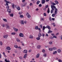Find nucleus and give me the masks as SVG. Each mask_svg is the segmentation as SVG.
<instances>
[{
  "label": "nucleus",
  "instance_id": "obj_36",
  "mask_svg": "<svg viewBox=\"0 0 62 62\" xmlns=\"http://www.w3.org/2000/svg\"><path fill=\"white\" fill-rule=\"evenodd\" d=\"M55 15L54 14H53L52 15V16L53 17H54L55 16Z\"/></svg>",
  "mask_w": 62,
  "mask_h": 62
},
{
  "label": "nucleus",
  "instance_id": "obj_38",
  "mask_svg": "<svg viewBox=\"0 0 62 62\" xmlns=\"http://www.w3.org/2000/svg\"><path fill=\"white\" fill-rule=\"evenodd\" d=\"M40 3V1H38L36 2L37 4V5H39V3Z\"/></svg>",
  "mask_w": 62,
  "mask_h": 62
},
{
  "label": "nucleus",
  "instance_id": "obj_15",
  "mask_svg": "<svg viewBox=\"0 0 62 62\" xmlns=\"http://www.w3.org/2000/svg\"><path fill=\"white\" fill-rule=\"evenodd\" d=\"M6 49L8 50H10L11 49L9 47V46H8L7 47Z\"/></svg>",
  "mask_w": 62,
  "mask_h": 62
},
{
  "label": "nucleus",
  "instance_id": "obj_12",
  "mask_svg": "<svg viewBox=\"0 0 62 62\" xmlns=\"http://www.w3.org/2000/svg\"><path fill=\"white\" fill-rule=\"evenodd\" d=\"M21 23L22 24H24V21L23 20H22L21 21Z\"/></svg>",
  "mask_w": 62,
  "mask_h": 62
},
{
  "label": "nucleus",
  "instance_id": "obj_54",
  "mask_svg": "<svg viewBox=\"0 0 62 62\" xmlns=\"http://www.w3.org/2000/svg\"><path fill=\"white\" fill-rule=\"evenodd\" d=\"M22 13L23 12H19V14L21 15V14H22Z\"/></svg>",
  "mask_w": 62,
  "mask_h": 62
},
{
  "label": "nucleus",
  "instance_id": "obj_61",
  "mask_svg": "<svg viewBox=\"0 0 62 62\" xmlns=\"http://www.w3.org/2000/svg\"><path fill=\"white\" fill-rule=\"evenodd\" d=\"M2 42L1 41H0V45H2Z\"/></svg>",
  "mask_w": 62,
  "mask_h": 62
},
{
  "label": "nucleus",
  "instance_id": "obj_44",
  "mask_svg": "<svg viewBox=\"0 0 62 62\" xmlns=\"http://www.w3.org/2000/svg\"><path fill=\"white\" fill-rule=\"evenodd\" d=\"M53 38H55V39H56L57 38V37L56 36H54L53 37Z\"/></svg>",
  "mask_w": 62,
  "mask_h": 62
},
{
  "label": "nucleus",
  "instance_id": "obj_40",
  "mask_svg": "<svg viewBox=\"0 0 62 62\" xmlns=\"http://www.w3.org/2000/svg\"><path fill=\"white\" fill-rule=\"evenodd\" d=\"M40 28H41V29H42V25L40 24Z\"/></svg>",
  "mask_w": 62,
  "mask_h": 62
},
{
  "label": "nucleus",
  "instance_id": "obj_28",
  "mask_svg": "<svg viewBox=\"0 0 62 62\" xmlns=\"http://www.w3.org/2000/svg\"><path fill=\"white\" fill-rule=\"evenodd\" d=\"M46 56L47 54H46V53H45L43 54V56H44V57H46Z\"/></svg>",
  "mask_w": 62,
  "mask_h": 62
},
{
  "label": "nucleus",
  "instance_id": "obj_20",
  "mask_svg": "<svg viewBox=\"0 0 62 62\" xmlns=\"http://www.w3.org/2000/svg\"><path fill=\"white\" fill-rule=\"evenodd\" d=\"M7 11L9 13H10V12H11V10L10 9H8Z\"/></svg>",
  "mask_w": 62,
  "mask_h": 62
},
{
  "label": "nucleus",
  "instance_id": "obj_49",
  "mask_svg": "<svg viewBox=\"0 0 62 62\" xmlns=\"http://www.w3.org/2000/svg\"><path fill=\"white\" fill-rule=\"evenodd\" d=\"M11 34L12 35H15L16 34V33H15L14 32L12 33H11Z\"/></svg>",
  "mask_w": 62,
  "mask_h": 62
},
{
  "label": "nucleus",
  "instance_id": "obj_56",
  "mask_svg": "<svg viewBox=\"0 0 62 62\" xmlns=\"http://www.w3.org/2000/svg\"><path fill=\"white\" fill-rule=\"evenodd\" d=\"M44 16H46V14L45 13H44Z\"/></svg>",
  "mask_w": 62,
  "mask_h": 62
},
{
  "label": "nucleus",
  "instance_id": "obj_46",
  "mask_svg": "<svg viewBox=\"0 0 62 62\" xmlns=\"http://www.w3.org/2000/svg\"><path fill=\"white\" fill-rule=\"evenodd\" d=\"M20 18H23V15H21L20 16Z\"/></svg>",
  "mask_w": 62,
  "mask_h": 62
},
{
  "label": "nucleus",
  "instance_id": "obj_1",
  "mask_svg": "<svg viewBox=\"0 0 62 62\" xmlns=\"http://www.w3.org/2000/svg\"><path fill=\"white\" fill-rule=\"evenodd\" d=\"M51 8H52V9L54 10L55 9V8H56L55 7V6L54 5H51Z\"/></svg>",
  "mask_w": 62,
  "mask_h": 62
},
{
  "label": "nucleus",
  "instance_id": "obj_11",
  "mask_svg": "<svg viewBox=\"0 0 62 62\" xmlns=\"http://www.w3.org/2000/svg\"><path fill=\"white\" fill-rule=\"evenodd\" d=\"M45 3V0H42L41 3L42 4H44Z\"/></svg>",
  "mask_w": 62,
  "mask_h": 62
},
{
  "label": "nucleus",
  "instance_id": "obj_17",
  "mask_svg": "<svg viewBox=\"0 0 62 62\" xmlns=\"http://www.w3.org/2000/svg\"><path fill=\"white\" fill-rule=\"evenodd\" d=\"M23 53H27V50H24L23 51Z\"/></svg>",
  "mask_w": 62,
  "mask_h": 62
},
{
  "label": "nucleus",
  "instance_id": "obj_64",
  "mask_svg": "<svg viewBox=\"0 0 62 62\" xmlns=\"http://www.w3.org/2000/svg\"><path fill=\"white\" fill-rule=\"evenodd\" d=\"M60 39H62V36H61Z\"/></svg>",
  "mask_w": 62,
  "mask_h": 62
},
{
  "label": "nucleus",
  "instance_id": "obj_60",
  "mask_svg": "<svg viewBox=\"0 0 62 62\" xmlns=\"http://www.w3.org/2000/svg\"><path fill=\"white\" fill-rule=\"evenodd\" d=\"M24 22V23H25V24H26V23H27V21H25Z\"/></svg>",
  "mask_w": 62,
  "mask_h": 62
},
{
  "label": "nucleus",
  "instance_id": "obj_2",
  "mask_svg": "<svg viewBox=\"0 0 62 62\" xmlns=\"http://www.w3.org/2000/svg\"><path fill=\"white\" fill-rule=\"evenodd\" d=\"M26 16L28 18H30L31 17V16L29 15V13H27L26 15Z\"/></svg>",
  "mask_w": 62,
  "mask_h": 62
},
{
  "label": "nucleus",
  "instance_id": "obj_23",
  "mask_svg": "<svg viewBox=\"0 0 62 62\" xmlns=\"http://www.w3.org/2000/svg\"><path fill=\"white\" fill-rule=\"evenodd\" d=\"M41 47V46L40 45H38L37 46V48L38 49H39Z\"/></svg>",
  "mask_w": 62,
  "mask_h": 62
},
{
  "label": "nucleus",
  "instance_id": "obj_16",
  "mask_svg": "<svg viewBox=\"0 0 62 62\" xmlns=\"http://www.w3.org/2000/svg\"><path fill=\"white\" fill-rule=\"evenodd\" d=\"M38 37L40 38L41 36V34L40 33H39L38 35Z\"/></svg>",
  "mask_w": 62,
  "mask_h": 62
},
{
  "label": "nucleus",
  "instance_id": "obj_48",
  "mask_svg": "<svg viewBox=\"0 0 62 62\" xmlns=\"http://www.w3.org/2000/svg\"><path fill=\"white\" fill-rule=\"evenodd\" d=\"M43 10H44V11H46V8L45 7L44 8H43Z\"/></svg>",
  "mask_w": 62,
  "mask_h": 62
},
{
  "label": "nucleus",
  "instance_id": "obj_34",
  "mask_svg": "<svg viewBox=\"0 0 62 62\" xmlns=\"http://www.w3.org/2000/svg\"><path fill=\"white\" fill-rule=\"evenodd\" d=\"M12 8H15V6H14V5L13 4L12 5Z\"/></svg>",
  "mask_w": 62,
  "mask_h": 62
},
{
  "label": "nucleus",
  "instance_id": "obj_55",
  "mask_svg": "<svg viewBox=\"0 0 62 62\" xmlns=\"http://www.w3.org/2000/svg\"><path fill=\"white\" fill-rule=\"evenodd\" d=\"M40 20L42 21H44V19L43 18H40Z\"/></svg>",
  "mask_w": 62,
  "mask_h": 62
},
{
  "label": "nucleus",
  "instance_id": "obj_27",
  "mask_svg": "<svg viewBox=\"0 0 62 62\" xmlns=\"http://www.w3.org/2000/svg\"><path fill=\"white\" fill-rule=\"evenodd\" d=\"M33 37L32 35H31L30 36V39H33Z\"/></svg>",
  "mask_w": 62,
  "mask_h": 62
},
{
  "label": "nucleus",
  "instance_id": "obj_4",
  "mask_svg": "<svg viewBox=\"0 0 62 62\" xmlns=\"http://www.w3.org/2000/svg\"><path fill=\"white\" fill-rule=\"evenodd\" d=\"M8 35H4L3 36V37L4 39H7L8 37Z\"/></svg>",
  "mask_w": 62,
  "mask_h": 62
},
{
  "label": "nucleus",
  "instance_id": "obj_57",
  "mask_svg": "<svg viewBox=\"0 0 62 62\" xmlns=\"http://www.w3.org/2000/svg\"><path fill=\"white\" fill-rule=\"evenodd\" d=\"M30 5L31 6H32L33 5V4L32 3H31L30 4Z\"/></svg>",
  "mask_w": 62,
  "mask_h": 62
},
{
  "label": "nucleus",
  "instance_id": "obj_50",
  "mask_svg": "<svg viewBox=\"0 0 62 62\" xmlns=\"http://www.w3.org/2000/svg\"><path fill=\"white\" fill-rule=\"evenodd\" d=\"M18 49L20 50L22 49V47H21V46H19V47H18Z\"/></svg>",
  "mask_w": 62,
  "mask_h": 62
},
{
  "label": "nucleus",
  "instance_id": "obj_5",
  "mask_svg": "<svg viewBox=\"0 0 62 62\" xmlns=\"http://www.w3.org/2000/svg\"><path fill=\"white\" fill-rule=\"evenodd\" d=\"M55 10L54 13L55 15H56L57 13V9L55 8Z\"/></svg>",
  "mask_w": 62,
  "mask_h": 62
},
{
  "label": "nucleus",
  "instance_id": "obj_53",
  "mask_svg": "<svg viewBox=\"0 0 62 62\" xmlns=\"http://www.w3.org/2000/svg\"><path fill=\"white\" fill-rule=\"evenodd\" d=\"M42 52L43 53H45V50L43 49L42 50Z\"/></svg>",
  "mask_w": 62,
  "mask_h": 62
},
{
  "label": "nucleus",
  "instance_id": "obj_41",
  "mask_svg": "<svg viewBox=\"0 0 62 62\" xmlns=\"http://www.w3.org/2000/svg\"><path fill=\"white\" fill-rule=\"evenodd\" d=\"M35 29H39V27L38 26H36L35 27Z\"/></svg>",
  "mask_w": 62,
  "mask_h": 62
},
{
  "label": "nucleus",
  "instance_id": "obj_32",
  "mask_svg": "<svg viewBox=\"0 0 62 62\" xmlns=\"http://www.w3.org/2000/svg\"><path fill=\"white\" fill-rule=\"evenodd\" d=\"M55 2L56 4H58V1H57L55 0Z\"/></svg>",
  "mask_w": 62,
  "mask_h": 62
},
{
  "label": "nucleus",
  "instance_id": "obj_14",
  "mask_svg": "<svg viewBox=\"0 0 62 62\" xmlns=\"http://www.w3.org/2000/svg\"><path fill=\"white\" fill-rule=\"evenodd\" d=\"M39 54H38L36 56V58H39Z\"/></svg>",
  "mask_w": 62,
  "mask_h": 62
},
{
  "label": "nucleus",
  "instance_id": "obj_59",
  "mask_svg": "<svg viewBox=\"0 0 62 62\" xmlns=\"http://www.w3.org/2000/svg\"><path fill=\"white\" fill-rule=\"evenodd\" d=\"M58 61L59 62H62V60H58Z\"/></svg>",
  "mask_w": 62,
  "mask_h": 62
},
{
  "label": "nucleus",
  "instance_id": "obj_3",
  "mask_svg": "<svg viewBox=\"0 0 62 62\" xmlns=\"http://www.w3.org/2000/svg\"><path fill=\"white\" fill-rule=\"evenodd\" d=\"M5 2H6V4H5V6H8V3H9V2L7 1V0H5Z\"/></svg>",
  "mask_w": 62,
  "mask_h": 62
},
{
  "label": "nucleus",
  "instance_id": "obj_31",
  "mask_svg": "<svg viewBox=\"0 0 62 62\" xmlns=\"http://www.w3.org/2000/svg\"><path fill=\"white\" fill-rule=\"evenodd\" d=\"M51 4L52 5H53V6H54L56 5V4L54 3L53 2L51 3Z\"/></svg>",
  "mask_w": 62,
  "mask_h": 62
},
{
  "label": "nucleus",
  "instance_id": "obj_25",
  "mask_svg": "<svg viewBox=\"0 0 62 62\" xmlns=\"http://www.w3.org/2000/svg\"><path fill=\"white\" fill-rule=\"evenodd\" d=\"M48 10L47 11V12L48 13H50V9H49V8H48Z\"/></svg>",
  "mask_w": 62,
  "mask_h": 62
},
{
  "label": "nucleus",
  "instance_id": "obj_29",
  "mask_svg": "<svg viewBox=\"0 0 62 62\" xmlns=\"http://www.w3.org/2000/svg\"><path fill=\"white\" fill-rule=\"evenodd\" d=\"M53 48V50H56L57 49V48H56V47H54Z\"/></svg>",
  "mask_w": 62,
  "mask_h": 62
},
{
  "label": "nucleus",
  "instance_id": "obj_33",
  "mask_svg": "<svg viewBox=\"0 0 62 62\" xmlns=\"http://www.w3.org/2000/svg\"><path fill=\"white\" fill-rule=\"evenodd\" d=\"M1 26L2 27H5L6 26V24H2L1 25Z\"/></svg>",
  "mask_w": 62,
  "mask_h": 62
},
{
  "label": "nucleus",
  "instance_id": "obj_30",
  "mask_svg": "<svg viewBox=\"0 0 62 62\" xmlns=\"http://www.w3.org/2000/svg\"><path fill=\"white\" fill-rule=\"evenodd\" d=\"M3 20L5 22H7V20L6 19H3Z\"/></svg>",
  "mask_w": 62,
  "mask_h": 62
},
{
  "label": "nucleus",
  "instance_id": "obj_47",
  "mask_svg": "<svg viewBox=\"0 0 62 62\" xmlns=\"http://www.w3.org/2000/svg\"><path fill=\"white\" fill-rule=\"evenodd\" d=\"M5 61L6 62H9V61L7 60L6 59H5Z\"/></svg>",
  "mask_w": 62,
  "mask_h": 62
},
{
  "label": "nucleus",
  "instance_id": "obj_10",
  "mask_svg": "<svg viewBox=\"0 0 62 62\" xmlns=\"http://www.w3.org/2000/svg\"><path fill=\"white\" fill-rule=\"evenodd\" d=\"M27 5V3H24V4L23 5V6H22V7H25V6H26Z\"/></svg>",
  "mask_w": 62,
  "mask_h": 62
},
{
  "label": "nucleus",
  "instance_id": "obj_19",
  "mask_svg": "<svg viewBox=\"0 0 62 62\" xmlns=\"http://www.w3.org/2000/svg\"><path fill=\"white\" fill-rule=\"evenodd\" d=\"M16 39L17 42H20V40L18 38H16Z\"/></svg>",
  "mask_w": 62,
  "mask_h": 62
},
{
  "label": "nucleus",
  "instance_id": "obj_35",
  "mask_svg": "<svg viewBox=\"0 0 62 62\" xmlns=\"http://www.w3.org/2000/svg\"><path fill=\"white\" fill-rule=\"evenodd\" d=\"M36 39H37V40H39L40 39V37H37V38H36Z\"/></svg>",
  "mask_w": 62,
  "mask_h": 62
},
{
  "label": "nucleus",
  "instance_id": "obj_13",
  "mask_svg": "<svg viewBox=\"0 0 62 62\" xmlns=\"http://www.w3.org/2000/svg\"><path fill=\"white\" fill-rule=\"evenodd\" d=\"M13 29L16 32H17L18 31V29H16L14 27L13 28Z\"/></svg>",
  "mask_w": 62,
  "mask_h": 62
},
{
  "label": "nucleus",
  "instance_id": "obj_7",
  "mask_svg": "<svg viewBox=\"0 0 62 62\" xmlns=\"http://www.w3.org/2000/svg\"><path fill=\"white\" fill-rule=\"evenodd\" d=\"M6 28L7 29H9L10 28L9 26V25L8 24H6Z\"/></svg>",
  "mask_w": 62,
  "mask_h": 62
},
{
  "label": "nucleus",
  "instance_id": "obj_39",
  "mask_svg": "<svg viewBox=\"0 0 62 62\" xmlns=\"http://www.w3.org/2000/svg\"><path fill=\"white\" fill-rule=\"evenodd\" d=\"M49 44L50 45H52L53 44V42H49Z\"/></svg>",
  "mask_w": 62,
  "mask_h": 62
},
{
  "label": "nucleus",
  "instance_id": "obj_45",
  "mask_svg": "<svg viewBox=\"0 0 62 62\" xmlns=\"http://www.w3.org/2000/svg\"><path fill=\"white\" fill-rule=\"evenodd\" d=\"M13 15H13V14H10V16L11 17H13Z\"/></svg>",
  "mask_w": 62,
  "mask_h": 62
},
{
  "label": "nucleus",
  "instance_id": "obj_52",
  "mask_svg": "<svg viewBox=\"0 0 62 62\" xmlns=\"http://www.w3.org/2000/svg\"><path fill=\"white\" fill-rule=\"evenodd\" d=\"M49 20V21H52V19L51 18V17H50Z\"/></svg>",
  "mask_w": 62,
  "mask_h": 62
},
{
  "label": "nucleus",
  "instance_id": "obj_22",
  "mask_svg": "<svg viewBox=\"0 0 62 62\" xmlns=\"http://www.w3.org/2000/svg\"><path fill=\"white\" fill-rule=\"evenodd\" d=\"M27 54H25L24 56V58H26V56H27Z\"/></svg>",
  "mask_w": 62,
  "mask_h": 62
},
{
  "label": "nucleus",
  "instance_id": "obj_8",
  "mask_svg": "<svg viewBox=\"0 0 62 62\" xmlns=\"http://www.w3.org/2000/svg\"><path fill=\"white\" fill-rule=\"evenodd\" d=\"M46 28H48L49 30H50L51 29V27H50V26L48 25H47L46 26Z\"/></svg>",
  "mask_w": 62,
  "mask_h": 62
},
{
  "label": "nucleus",
  "instance_id": "obj_24",
  "mask_svg": "<svg viewBox=\"0 0 62 62\" xmlns=\"http://www.w3.org/2000/svg\"><path fill=\"white\" fill-rule=\"evenodd\" d=\"M17 9L18 10H20L21 9L20 8V7L19 6H18V7L17 8Z\"/></svg>",
  "mask_w": 62,
  "mask_h": 62
},
{
  "label": "nucleus",
  "instance_id": "obj_26",
  "mask_svg": "<svg viewBox=\"0 0 62 62\" xmlns=\"http://www.w3.org/2000/svg\"><path fill=\"white\" fill-rule=\"evenodd\" d=\"M46 27H45V26H43V30H45V28H46Z\"/></svg>",
  "mask_w": 62,
  "mask_h": 62
},
{
  "label": "nucleus",
  "instance_id": "obj_37",
  "mask_svg": "<svg viewBox=\"0 0 62 62\" xmlns=\"http://www.w3.org/2000/svg\"><path fill=\"white\" fill-rule=\"evenodd\" d=\"M48 31L49 32H48V34H49V33H50L51 32H53V31H52L50 30H49Z\"/></svg>",
  "mask_w": 62,
  "mask_h": 62
},
{
  "label": "nucleus",
  "instance_id": "obj_21",
  "mask_svg": "<svg viewBox=\"0 0 62 62\" xmlns=\"http://www.w3.org/2000/svg\"><path fill=\"white\" fill-rule=\"evenodd\" d=\"M57 52L56 51H55L53 53V54H57Z\"/></svg>",
  "mask_w": 62,
  "mask_h": 62
},
{
  "label": "nucleus",
  "instance_id": "obj_63",
  "mask_svg": "<svg viewBox=\"0 0 62 62\" xmlns=\"http://www.w3.org/2000/svg\"><path fill=\"white\" fill-rule=\"evenodd\" d=\"M52 21H54V18H52Z\"/></svg>",
  "mask_w": 62,
  "mask_h": 62
},
{
  "label": "nucleus",
  "instance_id": "obj_43",
  "mask_svg": "<svg viewBox=\"0 0 62 62\" xmlns=\"http://www.w3.org/2000/svg\"><path fill=\"white\" fill-rule=\"evenodd\" d=\"M14 47L16 48H18V47L17 45H15L14 46Z\"/></svg>",
  "mask_w": 62,
  "mask_h": 62
},
{
  "label": "nucleus",
  "instance_id": "obj_6",
  "mask_svg": "<svg viewBox=\"0 0 62 62\" xmlns=\"http://www.w3.org/2000/svg\"><path fill=\"white\" fill-rule=\"evenodd\" d=\"M19 36L20 37H23V35L22 33L19 34Z\"/></svg>",
  "mask_w": 62,
  "mask_h": 62
},
{
  "label": "nucleus",
  "instance_id": "obj_51",
  "mask_svg": "<svg viewBox=\"0 0 62 62\" xmlns=\"http://www.w3.org/2000/svg\"><path fill=\"white\" fill-rule=\"evenodd\" d=\"M9 8V6H8L6 7V8L7 9H8Z\"/></svg>",
  "mask_w": 62,
  "mask_h": 62
},
{
  "label": "nucleus",
  "instance_id": "obj_62",
  "mask_svg": "<svg viewBox=\"0 0 62 62\" xmlns=\"http://www.w3.org/2000/svg\"><path fill=\"white\" fill-rule=\"evenodd\" d=\"M42 6V5H41V4H40L39 5V6L40 7H41Z\"/></svg>",
  "mask_w": 62,
  "mask_h": 62
},
{
  "label": "nucleus",
  "instance_id": "obj_42",
  "mask_svg": "<svg viewBox=\"0 0 62 62\" xmlns=\"http://www.w3.org/2000/svg\"><path fill=\"white\" fill-rule=\"evenodd\" d=\"M54 10H52L51 11V13H53V12H54Z\"/></svg>",
  "mask_w": 62,
  "mask_h": 62
},
{
  "label": "nucleus",
  "instance_id": "obj_58",
  "mask_svg": "<svg viewBox=\"0 0 62 62\" xmlns=\"http://www.w3.org/2000/svg\"><path fill=\"white\" fill-rule=\"evenodd\" d=\"M45 8H48V5H46V7Z\"/></svg>",
  "mask_w": 62,
  "mask_h": 62
},
{
  "label": "nucleus",
  "instance_id": "obj_9",
  "mask_svg": "<svg viewBox=\"0 0 62 62\" xmlns=\"http://www.w3.org/2000/svg\"><path fill=\"white\" fill-rule=\"evenodd\" d=\"M61 49H58L57 50V52L58 53H61Z\"/></svg>",
  "mask_w": 62,
  "mask_h": 62
},
{
  "label": "nucleus",
  "instance_id": "obj_18",
  "mask_svg": "<svg viewBox=\"0 0 62 62\" xmlns=\"http://www.w3.org/2000/svg\"><path fill=\"white\" fill-rule=\"evenodd\" d=\"M49 51H53V48H49Z\"/></svg>",
  "mask_w": 62,
  "mask_h": 62
}]
</instances>
